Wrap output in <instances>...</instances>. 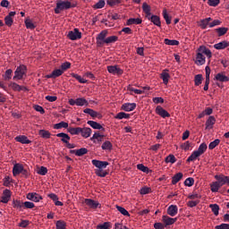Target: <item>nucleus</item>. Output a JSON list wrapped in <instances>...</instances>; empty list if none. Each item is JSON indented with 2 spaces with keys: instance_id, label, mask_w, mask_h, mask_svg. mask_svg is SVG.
<instances>
[{
  "instance_id": "f257e3e1",
  "label": "nucleus",
  "mask_w": 229,
  "mask_h": 229,
  "mask_svg": "<svg viewBox=\"0 0 229 229\" xmlns=\"http://www.w3.org/2000/svg\"><path fill=\"white\" fill-rule=\"evenodd\" d=\"M206 56H208V59H211V56L213 55L212 51L209 48H207V46H199V47L197 50V55H196V62L197 65H203L206 64Z\"/></svg>"
},
{
  "instance_id": "f03ea898",
  "label": "nucleus",
  "mask_w": 229,
  "mask_h": 229,
  "mask_svg": "<svg viewBox=\"0 0 229 229\" xmlns=\"http://www.w3.org/2000/svg\"><path fill=\"white\" fill-rule=\"evenodd\" d=\"M91 163L96 167L95 174H97V176H107L108 172H106V168L109 165L108 161H98V159L93 158Z\"/></svg>"
},
{
  "instance_id": "7ed1b4c3",
  "label": "nucleus",
  "mask_w": 229,
  "mask_h": 229,
  "mask_svg": "<svg viewBox=\"0 0 229 229\" xmlns=\"http://www.w3.org/2000/svg\"><path fill=\"white\" fill-rule=\"evenodd\" d=\"M208 149L207 142H201V144L198 147V149H195L191 156L188 157L187 160L189 163L191 162V160H196L199 158V156L202 154H205V151Z\"/></svg>"
},
{
  "instance_id": "20e7f679",
  "label": "nucleus",
  "mask_w": 229,
  "mask_h": 229,
  "mask_svg": "<svg viewBox=\"0 0 229 229\" xmlns=\"http://www.w3.org/2000/svg\"><path fill=\"white\" fill-rule=\"evenodd\" d=\"M58 137L61 138L62 142H64V145L68 147V149H74V142H70L71 136L69 133H64V131L58 133Z\"/></svg>"
},
{
  "instance_id": "39448f33",
  "label": "nucleus",
  "mask_w": 229,
  "mask_h": 229,
  "mask_svg": "<svg viewBox=\"0 0 229 229\" xmlns=\"http://www.w3.org/2000/svg\"><path fill=\"white\" fill-rule=\"evenodd\" d=\"M27 68L26 65H20L14 72L13 80H22L23 76L26 74Z\"/></svg>"
},
{
  "instance_id": "423d86ee",
  "label": "nucleus",
  "mask_w": 229,
  "mask_h": 229,
  "mask_svg": "<svg viewBox=\"0 0 229 229\" xmlns=\"http://www.w3.org/2000/svg\"><path fill=\"white\" fill-rule=\"evenodd\" d=\"M69 104L71 105V106H74L75 104L77 105V106H88V100H86V98H77L76 100H74V98H70L69 100Z\"/></svg>"
},
{
  "instance_id": "0eeeda50",
  "label": "nucleus",
  "mask_w": 229,
  "mask_h": 229,
  "mask_svg": "<svg viewBox=\"0 0 229 229\" xmlns=\"http://www.w3.org/2000/svg\"><path fill=\"white\" fill-rule=\"evenodd\" d=\"M107 30H102L99 34H98L97 37V45L98 46H104L105 43H106V38H107Z\"/></svg>"
},
{
  "instance_id": "6e6552de",
  "label": "nucleus",
  "mask_w": 229,
  "mask_h": 229,
  "mask_svg": "<svg viewBox=\"0 0 229 229\" xmlns=\"http://www.w3.org/2000/svg\"><path fill=\"white\" fill-rule=\"evenodd\" d=\"M68 37L72 41H76L78 38H81L82 34L78 28H74V30H71V31L68 32Z\"/></svg>"
},
{
  "instance_id": "1a4fd4ad",
  "label": "nucleus",
  "mask_w": 229,
  "mask_h": 229,
  "mask_svg": "<svg viewBox=\"0 0 229 229\" xmlns=\"http://www.w3.org/2000/svg\"><path fill=\"white\" fill-rule=\"evenodd\" d=\"M215 178H218L219 190L222 188V185L229 183V176H225V174H216Z\"/></svg>"
},
{
  "instance_id": "9d476101",
  "label": "nucleus",
  "mask_w": 229,
  "mask_h": 229,
  "mask_svg": "<svg viewBox=\"0 0 229 229\" xmlns=\"http://www.w3.org/2000/svg\"><path fill=\"white\" fill-rule=\"evenodd\" d=\"M167 213L171 216L172 219H175L177 221V217H175V215H178V206L176 205H171L167 208Z\"/></svg>"
},
{
  "instance_id": "9b49d317",
  "label": "nucleus",
  "mask_w": 229,
  "mask_h": 229,
  "mask_svg": "<svg viewBox=\"0 0 229 229\" xmlns=\"http://www.w3.org/2000/svg\"><path fill=\"white\" fill-rule=\"evenodd\" d=\"M71 7H75V4L70 1H58V9H70Z\"/></svg>"
},
{
  "instance_id": "f8f14e48",
  "label": "nucleus",
  "mask_w": 229,
  "mask_h": 229,
  "mask_svg": "<svg viewBox=\"0 0 229 229\" xmlns=\"http://www.w3.org/2000/svg\"><path fill=\"white\" fill-rule=\"evenodd\" d=\"M17 13L15 12H10L7 16L4 18L5 25L11 28V26L13 24V19L12 17H15Z\"/></svg>"
},
{
  "instance_id": "ddd939ff",
  "label": "nucleus",
  "mask_w": 229,
  "mask_h": 229,
  "mask_svg": "<svg viewBox=\"0 0 229 229\" xmlns=\"http://www.w3.org/2000/svg\"><path fill=\"white\" fill-rule=\"evenodd\" d=\"M216 120L215 118V115H212V114H209L208 120H206V129H213L214 124H216Z\"/></svg>"
},
{
  "instance_id": "4468645a",
  "label": "nucleus",
  "mask_w": 229,
  "mask_h": 229,
  "mask_svg": "<svg viewBox=\"0 0 229 229\" xmlns=\"http://www.w3.org/2000/svg\"><path fill=\"white\" fill-rule=\"evenodd\" d=\"M137 105L136 102H125L124 105H122V108H123V111H134V108H136Z\"/></svg>"
},
{
  "instance_id": "2eb2a0df",
  "label": "nucleus",
  "mask_w": 229,
  "mask_h": 229,
  "mask_svg": "<svg viewBox=\"0 0 229 229\" xmlns=\"http://www.w3.org/2000/svg\"><path fill=\"white\" fill-rule=\"evenodd\" d=\"M156 113H157V115H161V117H170L169 112L160 106L156 107Z\"/></svg>"
},
{
  "instance_id": "dca6fc26",
  "label": "nucleus",
  "mask_w": 229,
  "mask_h": 229,
  "mask_svg": "<svg viewBox=\"0 0 229 229\" xmlns=\"http://www.w3.org/2000/svg\"><path fill=\"white\" fill-rule=\"evenodd\" d=\"M12 198V191L10 190H4L3 191V196L1 202L2 203H8L10 201V199Z\"/></svg>"
},
{
  "instance_id": "f3484780",
  "label": "nucleus",
  "mask_w": 229,
  "mask_h": 229,
  "mask_svg": "<svg viewBox=\"0 0 229 229\" xmlns=\"http://www.w3.org/2000/svg\"><path fill=\"white\" fill-rule=\"evenodd\" d=\"M107 72H111V74H123V68L120 66H107Z\"/></svg>"
},
{
  "instance_id": "a211bd4d",
  "label": "nucleus",
  "mask_w": 229,
  "mask_h": 229,
  "mask_svg": "<svg viewBox=\"0 0 229 229\" xmlns=\"http://www.w3.org/2000/svg\"><path fill=\"white\" fill-rule=\"evenodd\" d=\"M27 199H30V201H35V203H38V201L42 199V196H40L38 193H28Z\"/></svg>"
},
{
  "instance_id": "6ab92c4d",
  "label": "nucleus",
  "mask_w": 229,
  "mask_h": 229,
  "mask_svg": "<svg viewBox=\"0 0 229 229\" xmlns=\"http://www.w3.org/2000/svg\"><path fill=\"white\" fill-rule=\"evenodd\" d=\"M85 203L89 208H101L99 201H95L94 199H85Z\"/></svg>"
},
{
  "instance_id": "aec40b11",
  "label": "nucleus",
  "mask_w": 229,
  "mask_h": 229,
  "mask_svg": "<svg viewBox=\"0 0 229 229\" xmlns=\"http://www.w3.org/2000/svg\"><path fill=\"white\" fill-rule=\"evenodd\" d=\"M24 169V165L21 164H15L13 168V176H17L22 173V170Z\"/></svg>"
},
{
  "instance_id": "412c9836",
  "label": "nucleus",
  "mask_w": 229,
  "mask_h": 229,
  "mask_svg": "<svg viewBox=\"0 0 229 229\" xmlns=\"http://www.w3.org/2000/svg\"><path fill=\"white\" fill-rule=\"evenodd\" d=\"M162 219L165 225H172L173 224H175L176 221V219L172 218V216L169 217L168 213L167 215H163Z\"/></svg>"
},
{
  "instance_id": "4be33fe9",
  "label": "nucleus",
  "mask_w": 229,
  "mask_h": 229,
  "mask_svg": "<svg viewBox=\"0 0 229 229\" xmlns=\"http://www.w3.org/2000/svg\"><path fill=\"white\" fill-rule=\"evenodd\" d=\"M229 47V41H219L218 43L214 44V47H216V50H225V47Z\"/></svg>"
},
{
  "instance_id": "5701e85b",
  "label": "nucleus",
  "mask_w": 229,
  "mask_h": 229,
  "mask_svg": "<svg viewBox=\"0 0 229 229\" xmlns=\"http://www.w3.org/2000/svg\"><path fill=\"white\" fill-rule=\"evenodd\" d=\"M88 124L92 126L93 129H100L101 131H105V127L99 123H96V120H88Z\"/></svg>"
},
{
  "instance_id": "b1692460",
  "label": "nucleus",
  "mask_w": 229,
  "mask_h": 229,
  "mask_svg": "<svg viewBox=\"0 0 229 229\" xmlns=\"http://www.w3.org/2000/svg\"><path fill=\"white\" fill-rule=\"evenodd\" d=\"M71 62H64V64H62L61 67L58 68V76L65 72V71H68V68H71Z\"/></svg>"
},
{
  "instance_id": "393cba45",
  "label": "nucleus",
  "mask_w": 229,
  "mask_h": 229,
  "mask_svg": "<svg viewBox=\"0 0 229 229\" xmlns=\"http://www.w3.org/2000/svg\"><path fill=\"white\" fill-rule=\"evenodd\" d=\"M81 133L83 138H89L92 133V129H90V127H81Z\"/></svg>"
},
{
  "instance_id": "a878e982",
  "label": "nucleus",
  "mask_w": 229,
  "mask_h": 229,
  "mask_svg": "<svg viewBox=\"0 0 229 229\" xmlns=\"http://www.w3.org/2000/svg\"><path fill=\"white\" fill-rule=\"evenodd\" d=\"M101 147L105 151H112L114 145L111 140H105V142H102Z\"/></svg>"
},
{
  "instance_id": "bb28decb",
  "label": "nucleus",
  "mask_w": 229,
  "mask_h": 229,
  "mask_svg": "<svg viewBox=\"0 0 229 229\" xmlns=\"http://www.w3.org/2000/svg\"><path fill=\"white\" fill-rule=\"evenodd\" d=\"M142 9H143V12L146 13V16H148V19H150L151 21V6L148 5V3H143Z\"/></svg>"
},
{
  "instance_id": "cd10ccee",
  "label": "nucleus",
  "mask_w": 229,
  "mask_h": 229,
  "mask_svg": "<svg viewBox=\"0 0 229 229\" xmlns=\"http://www.w3.org/2000/svg\"><path fill=\"white\" fill-rule=\"evenodd\" d=\"M150 21H152V23H154V25H157L158 28H161L162 22L160 16H157V14H152V16H150Z\"/></svg>"
},
{
  "instance_id": "c85d7f7f",
  "label": "nucleus",
  "mask_w": 229,
  "mask_h": 229,
  "mask_svg": "<svg viewBox=\"0 0 229 229\" xmlns=\"http://www.w3.org/2000/svg\"><path fill=\"white\" fill-rule=\"evenodd\" d=\"M210 21H212L211 16H208L207 19H201L199 23L200 28H202V30H206L208 25H209Z\"/></svg>"
},
{
  "instance_id": "c756f323",
  "label": "nucleus",
  "mask_w": 229,
  "mask_h": 229,
  "mask_svg": "<svg viewBox=\"0 0 229 229\" xmlns=\"http://www.w3.org/2000/svg\"><path fill=\"white\" fill-rule=\"evenodd\" d=\"M15 140H17V142H21V144H31V140H30L25 135L17 136Z\"/></svg>"
},
{
  "instance_id": "7c9ffc66",
  "label": "nucleus",
  "mask_w": 229,
  "mask_h": 229,
  "mask_svg": "<svg viewBox=\"0 0 229 229\" xmlns=\"http://www.w3.org/2000/svg\"><path fill=\"white\" fill-rule=\"evenodd\" d=\"M216 80L218 81H229V77L225 75L224 72H217L216 75Z\"/></svg>"
},
{
  "instance_id": "2f4dec72",
  "label": "nucleus",
  "mask_w": 229,
  "mask_h": 229,
  "mask_svg": "<svg viewBox=\"0 0 229 229\" xmlns=\"http://www.w3.org/2000/svg\"><path fill=\"white\" fill-rule=\"evenodd\" d=\"M161 80H163L164 84H168L170 72H168V71H163V72H161Z\"/></svg>"
},
{
  "instance_id": "473e14b6",
  "label": "nucleus",
  "mask_w": 229,
  "mask_h": 229,
  "mask_svg": "<svg viewBox=\"0 0 229 229\" xmlns=\"http://www.w3.org/2000/svg\"><path fill=\"white\" fill-rule=\"evenodd\" d=\"M69 133H72V136H77V134L81 133V127H69Z\"/></svg>"
},
{
  "instance_id": "72a5a7b5",
  "label": "nucleus",
  "mask_w": 229,
  "mask_h": 229,
  "mask_svg": "<svg viewBox=\"0 0 229 229\" xmlns=\"http://www.w3.org/2000/svg\"><path fill=\"white\" fill-rule=\"evenodd\" d=\"M182 176H183L182 172H178L177 174H174L172 178L173 185H175L176 183H178V182L181 181Z\"/></svg>"
},
{
  "instance_id": "f704fd0d",
  "label": "nucleus",
  "mask_w": 229,
  "mask_h": 229,
  "mask_svg": "<svg viewBox=\"0 0 229 229\" xmlns=\"http://www.w3.org/2000/svg\"><path fill=\"white\" fill-rule=\"evenodd\" d=\"M163 17H164V19H165V23H166L167 25H170V23H172V18H171V16H169L166 8H165V9L163 10Z\"/></svg>"
},
{
  "instance_id": "c9c22d12",
  "label": "nucleus",
  "mask_w": 229,
  "mask_h": 229,
  "mask_svg": "<svg viewBox=\"0 0 229 229\" xmlns=\"http://www.w3.org/2000/svg\"><path fill=\"white\" fill-rule=\"evenodd\" d=\"M104 136L102 133H99L98 131H96L93 133V136L91 137V140H98V142H101L103 140Z\"/></svg>"
},
{
  "instance_id": "e433bc0d",
  "label": "nucleus",
  "mask_w": 229,
  "mask_h": 229,
  "mask_svg": "<svg viewBox=\"0 0 229 229\" xmlns=\"http://www.w3.org/2000/svg\"><path fill=\"white\" fill-rule=\"evenodd\" d=\"M211 192H218L219 190V179H216V181H214L213 183L210 185Z\"/></svg>"
},
{
  "instance_id": "4c0bfd02",
  "label": "nucleus",
  "mask_w": 229,
  "mask_h": 229,
  "mask_svg": "<svg viewBox=\"0 0 229 229\" xmlns=\"http://www.w3.org/2000/svg\"><path fill=\"white\" fill-rule=\"evenodd\" d=\"M25 26L27 30H35V28H37V25H35V23H33V21L30 19L25 20Z\"/></svg>"
},
{
  "instance_id": "58836bf2",
  "label": "nucleus",
  "mask_w": 229,
  "mask_h": 229,
  "mask_svg": "<svg viewBox=\"0 0 229 229\" xmlns=\"http://www.w3.org/2000/svg\"><path fill=\"white\" fill-rule=\"evenodd\" d=\"M84 113H88L89 115H91V117H99L100 114H98V111H94V109H84Z\"/></svg>"
},
{
  "instance_id": "ea45409f",
  "label": "nucleus",
  "mask_w": 229,
  "mask_h": 229,
  "mask_svg": "<svg viewBox=\"0 0 229 229\" xmlns=\"http://www.w3.org/2000/svg\"><path fill=\"white\" fill-rule=\"evenodd\" d=\"M38 135H40L42 139H49V137H51V132L46 130H39Z\"/></svg>"
},
{
  "instance_id": "a19ab883",
  "label": "nucleus",
  "mask_w": 229,
  "mask_h": 229,
  "mask_svg": "<svg viewBox=\"0 0 229 229\" xmlns=\"http://www.w3.org/2000/svg\"><path fill=\"white\" fill-rule=\"evenodd\" d=\"M72 76L75 77V80H78V81H80L81 84H86L87 82V80H85L84 77H81V75H78L77 72H72Z\"/></svg>"
},
{
  "instance_id": "79ce46f5",
  "label": "nucleus",
  "mask_w": 229,
  "mask_h": 229,
  "mask_svg": "<svg viewBox=\"0 0 229 229\" xmlns=\"http://www.w3.org/2000/svg\"><path fill=\"white\" fill-rule=\"evenodd\" d=\"M191 142L190 140H187L185 142H182V145H181L182 149H184V151H189L191 149Z\"/></svg>"
},
{
  "instance_id": "37998d69",
  "label": "nucleus",
  "mask_w": 229,
  "mask_h": 229,
  "mask_svg": "<svg viewBox=\"0 0 229 229\" xmlns=\"http://www.w3.org/2000/svg\"><path fill=\"white\" fill-rule=\"evenodd\" d=\"M202 81H203V75H201V73H199V75H195V78H194L195 86H199L200 84H202Z\"/></svg>"
},
{
  "instance_id": "c03bdc74",
  "label": "nucleus",
  "mask_w": 229,
  "mask_h": 229,
  "mask_svg": "<svg viewBox=\"0 0 229 229\" xmlns=\"http://www.w3.org/2000/svg\"><path fill=\"white\" fill-rule=\"evenodd\" d=\"M166 46H179L180 41L177 39H165Z\"/></svg>"
},
{
  "instance_id": "a18cd8bd",
  "label": "nucleus",
  "mask_w": 229,
  "mask_h": 229,
  "mask_svg": "<svg viewBox=\"0 0 229 229\" xmlns=\"http://www.w3.org/2000/svg\"><path fill=\"white\" fill-rule=\"evenodd\" d=\"M13 208H22L24 207V203L21 200L15 199L13 200Z\"/></svg>"
},
{
  "instance_id": "49530a36",
  "label": "nucleus",
  "mask_w": 229,
  "mask_h": 229,
  "mask_svg": "<svg viewBox=\"0 0 229 229\" xmlns=\"http://www.w3.org/2000/svg\"><path fill=\"white\" fill-rule=\"evenodd\" d=\"M195 181L192 176H189L188 179H185L184 185H187L189 188H191L194 185Z\"/></svg>"
},
{
  "instance_id": "de8ad7c7",
  "label": "nucleus",
  "mask_w": 229,
  "mask_h": 229,
  "mask_svg": "<svg viewBox=\"0 0 229 229\" xmlns=\"http://www.w3.org/2000/svg\"><path fill=\"white\" fill-rule=\"evenodd\" d=\"M219 143H220L219 138H216L215 140H212L211 142H209V145H208L209 149H215V147H217Z\"/></svg>"
},
{
  "instance_id": "09e8293b",
  "label": "nucleus",
  "mask_w": 229,
  "mask_h": 229,
  "mask_svg": "<svg viewBox=\"0 0 229 229\" xmlns=\"http://www.w3.org/2000/svg\"><path fill=\"white\" fill-rule=\"evenodd\" d=\"M116 208L122 215L130 216L129 210H126V208H123V206H116Z\"/></svg>"
},
{
  "instance_id": "8fccbe9b",
  "label": "nucleus",
  "mask_w": 229,
  "mask_h": 229,
  "mask_svg": "<svg viewBox=\"0 0 229 229\" xmlns=\"http://www.w3.org/2000/svg\"><path fill=\"white\" fill-rule=\"evenodd\" d=\"M106 5V1L104 0H99L98 3L93 5V9H102Z\"/></svg>"
},
{
  "instance_id": "3c124183",
  "label": "nucleus",
  "mask_w": 229,
  "mask_h": 229,
  "mask_svg": "<svg viewBox=\"0 0 229 229\" xmlns=\"http://www.w3.org/2000/svg\"><path fill=\"white\" fill-rule=\"evenodd\" d=\"M119 37L115 36V34H113L111 37H106V44L108 43H115V41H118Z\"/></svg>"
},
{
  "instance_id": "603ef678",
  "label": "nucleus",
  "mask_w": 229,
  "mask_h": 229,
  "mask_svg": "<svg viewBox=\"0 0 229 229\" xmlns=\"http://www.w3.org/2000/svg\"><path fill=\"white\" fill-rule=\"evenodd\" d=\"M76 156H84V154H88V149L86 147H81V149H76Z\"/></svg>"
},
{
  "instance_id": "864d4df0",
  "label": "nucleus",
  "mask_w": 229,
  "mask_h": 229,
  "mask_svg": "<svg viewBox=\"0 0 229 229\" xmlns=\"http://www.w3.org/2000/svg\"><path fill=\"white\" fill-rule=\"evenodd\" d=\"M216 32H217L218 37H223L224 34L228 32V28H216Z\"/></svg>"
},
{
  "instance_id": "5fc2aeb1",
  "label": "nucleus",
  "mask_w": 229,
  "mask_h": 229,
  "mask_svg": "<svg viewBox=\"0 0 229 229\" xmlns=\"http://www.w3.org/2000/svg\"><path fill=\"white\" fill-rule=\"evenodd\" d=\"M133 23L140 25L142 23V19H128L127 25H132Z\"/></svg>"
},
{
  "instance_id": "6e6d98bb",
  "label": "nucleus",
  "mask_w": 229,
  "mask_h": 229,
  "mask_svg": "<svg viewBox=\"0 0 229 229\" xmlns=\"http://www.w3.org/2000/svg\"><path fill=\"white\" fill-rule=\"evenodd\" d=\"M115 117H117L118 120H123V117H130V114H125L124 109H123V111H120Z\"/></svg>"
},
{
  "instance_id": "4d7b16f0",
  "label": "nucleus",
  "mask_w": 229,
  "mask_h": 229,
  "mask_svg": "<svg viewBox=\"0 0 229 229\" xmlns=\"http://www.w3.org/2000/svg\"><path fill=\"white\" fill-rule=\"evenodd\" d=\"M165 163H176V157L174 154H169L166 156Z\"/></svg>"
},
{
  "instance_id": "13d9d810",
  "label": "nucleus",
  "mask_w": 229,
  "mask_h": 229,
  "mask_svg": "<svg viewBox=\"0 0 229 229\" xmlns=\"http://www.w3.org/2000/svg\"><path fill=\"white\" fill-rule=\"evenodd\" d=\"M210 208H211L212 212H214V215H216V216L219 215L218 204H210Z\"/></svg>"
},
{
  "instance_id": "bf43d9fd",
  "label": "nucleus",
  "mask_w": 229,
  "mask_h": 229,
  "mask_svg": "<svg viewBox=\"0 0 229 229\" xmlns=\"http://www.w3.org/2000/svg\"><path fill=\"white\" fill-rule=\"evenodd\" d=\"M9 87H11V89H13V90H15L16 92H21V85L15 82H11L9 84Z\"/></svg>"
},
{
  "instance_id": "052dcab7",
  "label": "nucleus",
  "mask_w": 229,
  "mask_h": 229,
  "mask_svg": "<svg viewBox=\"0 0 229 229\" xmlns=\"http://www.w3.org/2000/svg\"><path fill=\"white\" fill-rule=\"evenodd\" d=\"M110 228V222H104V224H98L97 229H108Z\"/></svg>"
},
{
  "instance_id": "680f3d73",
  "label": "nucleus",
  "mask_w": 229,
  "mask_h": 229,
  "mask_svg": "<svg viewBox=\"0 0 229 229\" xmlns=\"http://www.w3.org/2000/svg\"><path fill=\"white\" fill-rule=\"evenodd\" d=\"M122 1L120 0H106V4H109L110 7H115V4H120Z\"/></svg>"
},
{
  "instance_id": "e2e57ef3",
  "label": "nucleus",
  "mask_w": 229,
  "mask_h": 229,
  "mask_svg": "<svg viewBox=\"0 0 229 229\" xmlns=\"http://www.w3.org/2000/svg\"><path fill=\"white\" fill-rule=\"evenodd\" d=\"M58 129H67L69 131V123H65L62 120L61 123H58Z\"/></svg>"
},
{
  "instance_id": "0e129e2a",
  "label": "nucleus",
  "mask_w": 229,
  "mask_h": 229,
  "mask_svg": "<svg viewBox=\"0 0 229 229\" xmlns=\"http://www.w3.org/2000/svg\"><path fill=\"white\" fill-rule=\"evenodd\" d=\"M140 194H148L151 192V188H148V185H144L143 188H140Z\"/></svg>"
},
{
  "instance_id": "69168bd1",
  "label": "nucleus",
  "mask_w": 229,
  "mask_h": 229,
  "mask_svg": "<svg viewBox=\"0 0 229 229\" xmlns=\"http://www.w3.org/2000/svg\"><path fill=\"white\" fill-rule=\"evenodd\" d=\"M12 72H13V71H12V69H9L7 71H5V73L4 75V80H12Z\"/></svg>"
},
{
  "instance_id": "338daca9",
  "label": "nucleus",
  "mask_w": 229,
  "mask_h": 229,
  "mask_svg": "<svg viewBox=\"0 0 229 229\" xmlns=\"http://www.w3.org/2000/svg\"><path fill=\"white\" fill-rule=\"evenodd\" d=\"M165 224H162L161 222H157L154 224V228L156 229H165Z\"/></svg>"
},
{
  "instance_id": "774afa93",
  "label": "nucleus",
  "mask_w": 229,
  "mask_h": 229,
  "mask_svg": "<svg viewBox=\"0 0 229 229\" xmlns=\"http://www.w3.org/2000/svg\"><path fill=\"white\" fill-rule=\"evenodd\" d=\"M216 229H229V224H219L216 226Z\"/></svg>"
}]
</instances>
